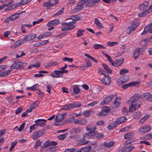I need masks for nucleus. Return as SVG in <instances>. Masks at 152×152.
<instances>
[{
	"label": "nucleus",
	"instance_id": "obj_1",
	"mask_svg": "<svg viewBox=\"0 0 152 152\" xmlns=\"http://www.w3.org/2000/svg\"><path fill=\"white\" fill-rule=\"evenodd\" d=\"M148 2L147 1H144L142 3L140 4L139 7V9L142 12L138 14L139 17H142L146 16L148 14Z\"/></svg>",
	"mask_w": 152,
	"mask_h": 152
},
{
	"label": "nucleus",
	"instance_id": "obj_2",
	"mask_svg": "<svg viewBox=\"0 0 152 152\" xmlns=\"http://www.w3.org/2000/svg\"><path fill=\"white\" fill-rule=\"evenodd\" d=\"M131 26H129L126 29V32L129 34H130L132 31H134L135 29L139 25V23H134L132 22L131 23Z\"/></svg>",
	"mask_w": 152,
	"mask_h": 152
},
{
	"label": "nucleus",
	"instance_id": "obj_3",
	"mask_svg": "<svg viewBox=\"0 0 152 152\" xmlns=\"http://www.w3.org/2000/svg\"><path fill=\"white\" fill-rule=\"evenodd\" d=\"M114 98V95H111L106 97L104 100L101 102L100 104L101 105H104L108 104Z\"/></svg>",
	"mask_w": 152,
	"mask_h": 152
},
{
	"label": "nucleus",
	"instance_id": "obj_4",
	"mask_svg": "<svg viewBox=\"0 0 152 152\" xmlns=\"http://www.w3.org/2000/svg\"><path fill=\"white\" fill-rule=\"evenodd\" d=\"M44 129H40L34 132L32 136L34 140H36L39 137L42 136L44 134Z\"/></svg>",
	"mask_w": 152,
	"mask_h": 152
},
{
	"label": "nucleus",
	"instance_id": "obj_5",
	"mask_svg": "<svg viewBox=\"0 0 152 152\" xmlns=\"http://www.w3.org/2000/svg\"><path fill=\"white\" fill-rule=\"evenodd\" d=\"M101 0H89L86 3V6L88 7H92Z\"/></svg>",
	"mask_w": 152,
	"mask_h": 152
},
{
	"label": "nucleus",
	"instance_id": "obj_6",
	"mask_svg": "<svg viewBox=\"0 0 152 152\" xmlns=\"http://www.w3.org/2000/svg\"><path fill=\"white\" fill-rule=\"evenodd\" d=\"M102 82L104 85H108L111 82V77L108 75H105L102 79Z\"/></svg>",
	"mask_w": 152,
	"mask_h": 152
},
{
	"label": "nucleus",
	"instance_id": "obj_7",
	"mask_svg": "<svg viewBox=\"0 0 152 152\" xmlns=\"http://www.w3.org/2000/svg\"><path fill=\"white\" fill-rule=\"evenodd\" d=\"M50 76L53 77L59 78L62 77L63 74H62L61 70H55L50 74Z\"/></svg>",
	"mask_w": 152,
	"mask_h": 152
},
{
	"label": "nucleus",
	"instance_id": "obj_8",
	"mask_svg": "<svg viewBox=\"0 0 152 152\" xmlns=\"http://www.w3.org/2000/svg\"><path fill=\"white\" fill-rule=\"evenodd\" d=\"M46 122V121L45 119H39L35 121V123L34 124V125H36L37 126H38L41 127L44 126L45 125V122Z\"/></svg>",
	"mask_w": 152,
	"mask_h": 152
},
{
	"label": "nucleus",
	"instance_id": "obj_9",
	"mask_svg": "<svg viewBox=\"0 0 152 152\" xmlns=\"http://www.w3.org/2000/svg\"><path fill=\"white\" fill-rule=\"evenodd\" d=\"M74 108L73 103L70 104H66L63 105L62 107L60 109V110H68L72 109Z\"/></svg>",
	"mask_w": 152,
	"mask_h": 152
},
{
	"label": "nucleus",
	"instance_id": "obj_10",
	"mask_svg": "<svg viewBox=\"0 0 152 152\" xmlns=\"http://www.w3.org/2000/svg\"><path fill=\"white\" fill-rule=\"evenodd\" d=\"M85 60L86 61V63L80 67L83 69L84 70H86L88 68L92 66L91 62L90 61L87 60L86 58L85 59Z\"/></svg>",
	"mask_w": 152,
	"mask_h": 152
},
{
	"label": "nucleus",
	"instance_id": "obj_11",
	"mask_svg": "<svg viewBox=\"0 0 152 152\" xmlns=\"http://www.w3.org/2000/svg\"><path fill=\"white\" fill-rule=\"evenodd\" d=\"M140 97V96L139 94H135L130 98L129 100L128 101V102H129V101H131V103H134L138 101Z\"/></svg>",
	"mask_w": 152,
	"mask_h": 152
},
{
	"label": "nucleus",
	"instance_id": "obj_12",
	"mask_svg": "<svg viewBox=\"0 0 152 152\" xmlns=\"http://www.w3.org/2000/svg\"><path fill=\"white\" fill-rule=\"evenodd\" d=\"M96 129V126L93 125L88 126L86 127V129L87 131L92 133H94L95 132V131Z\"/></svg>",
	"mask_w": 152,
	"mask_h": 152
},
{
	"label": "nucleus",
	"instance_id": "obj_13",
	"mask_svg": "<svg viewBox=\"0 0 152 152\" xmlns=\"http://www.w3.org/2000/svg\"><path fill=\"white\" fill-rule=\"evenodd\" d=\"M66 115L67 113H66L63 114H59L56 116L55 120L56 121H61L64 118V117L66 116Z\"/></svg>",
	"mask_w": 152,
	"mask_h": 152
},
{
	"label": "nucleus",
	"instance_id": "obj_14",
	"mask_svg": "<svg viewBox=\"0 0 152 152\" xmlns=\"http://www.w3.org/2000/svg\"><path fill=\"white\" fill-rule=\"evenodd\" d=\"M127 119L125 117L121 116L118 118L115 121L118 125H119L124 123L126 121Z\"/></svg>",
	"mask_w": 152,
	"mask_h": 152
},
{
	"label": "nucleus",
	"instance_id": "obj_15",
	"mask_svg": "<svg viewBox=\"0 0 152 152\" xmlns=\"http://www.w3.org/2000/svg\"><path fill=\"white\" fill-rule=\"evenodd\" d=\"M93 138L96 139H99L104 137L103 133H99L97 131H96L94 133H93Z\"/></svg>",
	"mask_w": 152,
	"mask_h": 152
},
{
	"label": "nucleus",
	"instance_id": "obj_16",
	"mask_svg": "<svg viewBox=\"0 0 152 152\" xmlns=\"http://www.w3.org/2000/svg\"><path fill=\"white\" fill-rule=\"evenodd\" d=\"M39 104V102L38 101H36L33 104H31L29 109L28 110L30 113L31 112L33 109L38 106Z\"/></svg>",
	"mask_w": 152,
	"mask_h": 152
},
{
	"label": "nucleus",
	"instance_id": "obj_17",
	"mask_svg": "<svg viewBox=\"0 0 152 152\" xmlns=\"http://www.w3.org/2000/svg\"><path fill=\"white\" fill-rule=\"evenodd\" d=\"M141 48L139 47L137 48L134 52L133 57L135 59H137L140 56Z\"/></svg>",
	"mask_w": 152,
	"mask_h": 152
},
{
	"label": "nucleus",
	"instance_id": "obj_18",
	"mask_svg": "<svg viewBox=\"0 0 152 152\" xmlns=\"http://www.w3.org/2000/svg\"><path fill=\"white\" fill-rule=\"evenodd\" d=\"M110 111V108L107 107L104 109H103L100 113V116H104L107 115V113Z\"/></svg>",
	"mask_w": 152,
	"mask_h": 152
},
{
	"label": "nucleus",
	"instance_id": "obj_19",
	"mask_svg": "<svg viewBox=\"0 0 152 152\" xmlns=\"http://www.w3.org/2000/svg\"><path fill=\"white\" fill-rule=\"evenodd\" d=\"M91 146L89 145L81 148L80 150V152H88L91 150Z\"/></svg>",
	"mask_w": 152,
	"mask_h": 152
},
{
	"label": "nucleus",
	"instance_id": "obj_20",
	"mask_svg": "<svg viewBox=\"0 0 152 152\" xmlns=\"http://www.w3.org/2000/svg\"><path fill=\"white\" fill-rule=\"evenodd\" d=\"M150 129L149 127L146 126L141 128L139 130L140 132L144 133L148 132L150 130Z\"/></svg>",
	"mask_w": 152,
	"mask_h": 152
},
{
	"label": "nucleus",
	"instance_id": "obj_21",
	"mask_svg": "<svg viewBox=\"0 0 152 152\" xmlns=\"http://www.w3.org/2000/svg\"><path fill=\"white\" fill-rule=\"evenodd\" d=\"M22 12H21L20 13H15L14 14H13L9 17V19H10V21H13L16 19L18 18L19 17V15L20 14L22 13Z\"/></svg>",
	"mask_w": 152,
	"mask_h": 152
},
{
	"label": "nucleus",
	"instance_id": "obj_22",
	"mask_svg": "<svg viewBox=\"0 0 152 152\" xmlns=\"http://www.w3.org/2000/svg\"><path fill=\"white\" fill-rule=\"evenodd\" d=\"M57 150V147L54 146H50L45 151V152H55Z\"/></svg>",
	"mask_w": 152,
	"mask_h": 152
},
{
	"label": "nucleus",
	"instance_id": "obj_23",
	"mask_svg": "<svg viewBox=\"0 0 152 152\" xmlns=\"http://www.w3.org/2000/svg\"><path fill=\"white\" fill-rule=\"evenodd\" d=\"M114 142L112 141H110L108 142H105L104 143V145L106 148H110L114 145Z\"/></svg>",
	"mask_w": 152,
	"mask_h": 152
},
{
	"label": "nucleus",
	"instance_id": "obj_24",
	"mask_svg": "<svg viewBox=\"0 0 152 152\" xmlns=\"http://www.w3.org/2000/svg\"><path fill=\"white\" fill-rule=\"evenodd\" d=\"M93 133H92L89 132L88 133H86L83 134V140H85L86 139L90 138H93Z\"/></svg>",
	"mask_w": 152,
	"mask_h": 152
},
{
	"label": "nucleus",
	"instance_id": "obj_25",
	"mask_svg": "<svg viewBox=\"0 0 152 152\" xmlns=\"http://www.w3.org/2000/svg\"><path fill=\"white\" fill-rule=\"evenodd\" d=\"M20 62H15L13 64L10 66V69L12 70V69H19Z\"/></svg>",
	"mask_w": 152,
	"mask_h": 152
},
{
	"label": "nucleus",
	"instance_id": "obj_26",
	"mask_svg": "<svg viewBox=\"0 0 152 152\" xmlns=\"http://www.w3.org/2000/svg\"><path fill=\"white\" fill-rule=\"evenodd\" d=\"M124 59L123 58H121L119 59H116L115 61L117 63V66H118L122 64L124 61Z\"/></svg>",
	"mask_w": 152,
	"mask_h": 152
},
{
	"label": "nucleus",
	"instance_id": "obj_27",
	"mask_svg": "<svg viewBox=\"0 0 152 152\" xmlns=\"http://www.w3.org/2000/svg\"><path fill=\"white\" fill-rule=\"evenodd\" d=\"M102 65L104 68L106 70V71L109 74H111L112 73V70L107 65L104 64H102Z\"/></svg>",
	"mask_w": 152,
	"mask_h": 152
},
{
	"label": "nucleus",
	"instance_id": "obj_28",
	"mask_svg": "<svg viewBox=\"0 0 152 152\" xmlns=\"http://www.w3.org/2000/svg\"><path fill=\"white\" fill-rule=\"evenodd\" d=\"M94 113V112L91 110H86L83 113V115L85 116L88 117L90 116V114Z\"/></svg>",
	"mask_w": 152,
	"mask_h": 152
},
{
	"label": "nucleus",
	"instance_id": "obj_29",
	"mask_svg": "<svg viewBox=\"0 0 152 152\" xmlns=\"http://www.w3.org/2000/svg\"><path fill=\"white\" fill-rule=\"evenodd\" d=\"M12 70L11 69L10 70L4 71L2 73H0V77H4L7 76L9 74Z\"/></svg>",
	"mask_w": 152,
	"mask_h": 152
},
{
	"label": "nucleus",
	"instance_id": "obj_30",
	"mask_svg": "<svg viewBox=\"0 0 152 152\" xmlns=\"http://www.w3.org/2000/svg\"><path fill=\"white\" fill-rule=\"evenodd\" d=\"M117 125H118L115 121L114 122L110 124L108 126V128L110 130L112 129L114 127H116Z\"/></svg>",
	"mask_w": 152,
	"mask_h": 152
},
{
	"label": "nucleus",
	"instance_id": "obj_31",
	"mask_svg": "<svg viewBox=\"0 0 152 152\" xmlns=\"http://www.w3.org/2000/svg\"><path fill=\"white\" fill-rule=\"evenodd\" d=\"M142 96L146 100H151V95L150 93H147L143 94Z\"/></svg>",
	"mask_w": 152,
	"mask_h": 152
},
{
	"label": "nucleus",
	"instance_id": "obj_32",
	"mask_svg": "<svg viewBox=\"0 0 152 152\" xmlns=\"http://www.w3.org/2000/svg\"><path fill=\"white\" fill-rule=\"evenodd\" d=\"M93 48L95 49H97L99 48L105 49L106 48L101 44H96L93 45Z\"/></svg>",
	"mask_w": 152,
	"mask_h": 152
},
{
	"label": "nucleus",
	"instance_id": "obj_33",
	"mask_svg": "<svg viewBox=\"0 0 152 152\" xmlns=\"http://www.w3.org/2000/svg\"><path fill=\"white\" fill-rule=\"evenodd\" d=\"M94 22L98 28H101L102 27V25L100 23L98 18H95L94 20Z\"/></svg>",
	"mask_w": 152,
	"mask_h": 152
},
{
	"label": "nucleus",
	"instance_id": "obj_34",
	"mask_svg": "<svg viewBox=\"0 0 152 152\" xmlns=\"http://www.w3.org/2000/svg\"><path fill=\"white\" fill-rule=\"evenodd\" d=\"M133 116L135 119H139L141 116V113L138 112H135L133 114Z\"/></svg>",
	"mask_w": 152,
	"mask_h": 152
},
{
	"label": "nucleus",
	"instance_id": "obj_35",
	"mask_svg": "<svg viewBox=\"0 0 152 152\" xmlns=\"http://www.w3.org/2000/svg\"><path fill=\"white\" fill-rule=\"evenodd\" d=\"M121 80L123 81V82L124 83H125L128 81L129 77V76L127 75L122 76L121 77Z\"/></svg>",
	"mask_w": 152,
	"mask_h": 152
},
{
	"label": "nucleus",
	"instance_id": "obj_36",
	"mask_svg": "<svg viewBox=\"0 0 152 152\" xmlns=\"http://www.w3.org/2000/svg\"><path fill=\"white\" fill-rule=\"evenodd\" d=\"M73 92L76 94H78L80 91V89L77 85H75L73 86Z\"/></svg>",
	"mask_w": 152,
	"mask_h": 152
},
{
	"label": "nucleus",
	"instance_id": "obj_37",
	"mask_svg": "<svg viewBox=\"0 0 152 152\" xmlns=\"http://www.w3.org/2000/svg\"><path fill=\"white\" fill-rule=\"evenodd\" d=\"M68 134L67 133H66L65 134H60L57 137L59 140H63L65 137H66Z\"/></svg>",
	"mask_w": 152,
	"mask_h": 152
},
{
	"label": "nucleus",
	"instance_id": "obj_38",
	"mask_svg": "<svg viewBox=\"0 0 152 152\" xmlns=\"http://www.w3.org/2000/svg\"><path fill=\"white\" fill-rule=\"evenodd\" d=\"M136 110V106H134L133 104H132L129 107V111L130 112H133Z\"/></svg>",
	"mask_w": 152,
	"mask_h": 152
},
{
	"label": "nucleus",
	"instance_id": "obj_39",
	"mask_svg": "<svg viewBox=\"0 0 152 152\" xmlns=\"http://www.w3.org/2000/svg\"><path fill=\"white\" fill-rule=\"evenodd\" d=\"M125 142V143L124 145V147H130L132 145V141L130 140H126Z\"/></svg>",
	"mask_w": 152,
	"mask_h": 152
},
{
	"label": "nucleus",
	"instance_id": "obj_40",
	"mask_svg": "<svg viewBox=\"0 0 152 152\" xmlns=\"http://www.w3.org/2000/svg\"><path fill=\"white\" fill-rule=\"evenodd\" d=\"M84 31L85 30L83 29H80L78 30L77 32V37H79L83 35V34L82 33V32H84Z\"/></svg>",
	"mask_w": 152,
	"mask_h": 152
},
{
	"label": "nucleus",
	"instance_id": "obj_41",
	"mask_svg": "<svg viewBox=\"0 0 152 152\" xmlns=\"http://www.w3.org/2000/svg\"><path fill=\"white\" fill-rule=\"evenodd\" d=\"M150 29V28L148 26V27L147 26H146L144 28L143 32L141 33V34L143 35L147 34Z\"/></svg>",
	"mask_w": 152,
	"mask_h": 152
},
{
	"label": "nucleus",
	"instance_id": "obj_42",
	"mask_svg": "<svg viewBox=\"0 0 152 152\" xmlns=\"http://www.w3.org/2000/svg\"><path fill=\"white\" fill-rule=\"evenodd\" d=\"M20 45V42L18 40L14 43L13 45L11 46V48L12 49H15Z\"/></svg>",
	"mask_w": 152,
	"mask_h": 152
},
{
	"label": "nucleus",
	"instance_id": "obj_43",
	"mask_svg": "<svg viewBox=\"0 0 152 152\" xmlns=\"http://www.w3.org/2000/svg\"><path fill=\"white\" fill-rule=\"evenodd\" d=\"M129 72V71L128 70L125 69H122L120 72V75H123Z\"/></svg>",
	"mask_w": 152,
	"mask_h": 152
},
{
	"label": "nucleus",
	"instance_id": "obj_44",
	"mask_svg": "<svg viewBox=\"0 0 152 152\" xmlns=\"http://www.w3.org/2000/svg\"><path fill=\"white\" fill-rule=\"evenodd\" d=\"M75 119V118L74 117H72L70 118H69L65 120V122L66 124H68L70 123H72L74 121Z\"/></svg>",
	"mask_w": 152,
	"mask_h": 152
},
{
	"label": "nucleus",
	"instance_id": "obj_45",
	"mask_svg": "<svg viewBox=\"0 0 152 152\" xmlns=\"http://www.w3.org/2000/svg\"><path fill=\"white\" fill-rule=\"evenodd\" d=\"M64 8H62L61 10L58 11L57 13L54 15V17H55L56 16H58V15H61L64 11Z\"/></svg>",
	"mask_w": 152,
	"mask_h": 152
},
{
	"label": "nucleus",
	"instance_id": "obj_46",
	"mask_svg": "<svg viewBox=\"0 0 152 152\" xmlns=\"http://www.w3.org/2000/svg\"><path fill=\"white\" fill-rule=\"evenodd\" d=\"M17 141L16 140L14 142H12L11 147L9 151H11L12 149H14L15 146L16 145L17 143Z\"/></svg>",
	"mask_w": 152,
	"mask_h": 152
},
{
	"label": "nucleus",
	"instance_id": "obj_47",
	"mask_svg": "<svg viewBox=\"0 0 152 152\" xmlns=\"http://www.w3.org/2000/svg\"><path fill=\"white\" fill-rule=\"evenodd\" d=\"M150 116V115H147L142 118L140 121L142 122H144L145 121H146Z\"/></svg>",
	"mask_w": 152,
	"mask_h": 152
},
{
	"label": "nucleus",
	"instance_id": "obj_48",
	"mask_svg": "<svg viewBox=\"0 0 152 152\" xmlns=\"http://www.w3.org/2000/svg\"><path fill=\"white\" fill-rule=\"evenodd\" d=\"M87 122V120L86 119H80V124L85 125Z\"/></svg>",
	"mask_w": 152,
	"mask_h": 152
},
{
	"label": "nucleus",
	"instance_id": "obj_49",
	"mask_svg": "<svg viewBox=\"0 0 152 152\" xmlns=\"http://www.w3.org/2000/svg\"><path fill=\"white\" fill-rule=\"evenodd\" d=\"M27 65V63L26 62H20L19 69H22L23 67H25Z\"/></svg>",
	"mask_w": 152,
	"mask_h": 152
},
{
	"label": "nucleus",
	"instance_id": "obj_50",
	"mask_svg": "<svg viewBox=\"0 0 152 152\" xmlns=\"http://www.w3.org/2000/svg\"><path fill=\"white\" fill-rule=\"evenodd\" d=\"M84 55L88 57L89 58L92 60L93 61H94L95 62L97 63H98V61L97 60L95 59L93 57H92L90 55H88L87 53H85L84 54Z\"/></svg>",
	"mask_w": 152,
	"mask_h": 152
},
{
	"label": "nucleus",
	"instance_id": "obj_51",
	"mask_svg": "<svg viewBox=\"0 0 152 152\" xmlns=\"http://www.w3.org/2000/svg\"><path fill=\"white\" fill-rule=\"evenodd\" d=\"M49 1L50 3V4L51 5V6H52L55 4L59 1L58 0H49Z\"/></svg>",
	"mask_w": 152,
	"mask_h": 152
},
{
	"label": "nucleus",
	"instance_id": "obj_52",
	"mask_svg": "<svg viewBox=\"0 0 152 152\" xmlns=\"http://www.w3.org/2000/svg\"><path fill=\"white\" fill-rule=\"evenodd\" d=\"M118 44V42H111L109 41L107 43V45L109 46H113L117 45Z\"/></svg>",
	"mask_w": 152,
	"mask_h": 152
},
{
	"label": "nucleus",
	"instance_id": "obj_53",
	"mask_svg": "<svg viewBox=\"0 0 152 152\" xmlns=\"http://www.w3.org/2000/svg\"><path fill=\"white\" fill-rule=\"evenodd\" d=\"M125 139H128L132 137V134L130 133H128L124 134Z\"/></svg>",
	"mask_w": 152,
	"mask_h": 152
},
{
	"label": "nucleus",
	"instance_id": "obj_54",
	"mask_svg": "<svg viewBox=\"0 0 152 152\" xmlns=\"http://www.w3.org/2000/svg\"><path fill=\"white\" fill-rule=\"evenodd\" d=\"M63 61H67L70 62H72L73 61V59L72 58H68L66 57H65L62 58Z\"/></svg>",
	"mask_w": 152,
	"mask_h": 152
},
{
	"label": "nucleus",
	"instance_id": "obj_55",
	"mask_svg": "<svg viewBox=\"0 0 152 152\" xmlns=\"http://www.w3.org/2000/svg\"><path fill=\"white\" fill-rule=\"evenodd\" d=\"M53 25L56 26L59 23L60 21L59 19H54L51 20Z\"/></svg>",
	"mask_w": 152,
	"mask_h": 152
},
{
	"label": "nucleus",
	"instance_id": "obj_56",
	"mask_svg": "<svg viewBox=\"0 0 152 152\" xmlns=\"http://www.w3.org/2000/svg\"><path fill=\"white\" fill-rule=\"evenodd\" d=\"M74 108L76 107H79L81 105V104L78 102L73 103Z\"/></svg>",
	"mask_w": 152,
	"mask_h": 152
},
{
	"label": "nucleus",
	"instance_id": "obj_57",
	"mask_svg": "<svg viewBox=\"0 0 152 152\" xmlns=\"http://www.w3.org/2000/svg\"><path fill=\"white\" fill-rule=\"evenodd\" d=\"M121 104L120 102H118L116 100V99H115L114 102V107H118Z\"/></svg>",
	"mask_w": 152,
	"mask_h": 152
},
{
	"label": "nucleus",
	"instance_id": "obj_58",
	"mask_svg": "<svg viewBox=\"0 0 152 152\" xmlns=\"http://www.w3.org/2000/svg\"><path fill=\"white\" fill-rule=\"evenodd\" d=\"M117 83V84L119 86L124 84L123 82V81L121 80V77L118 79Z\"/></svg>",
	"mask_w": 152,
	"mask_h": 152
},
{
	"label": "nucleus",
	"instance_id": "obj_59",
	"mask_svg": "<svg viewBox=\"0 0 152 152\" xmlns=\"http://www.w3.org/2000/svg\"><path fill=\"white\" fill-rule=\"evenodd\" d=\"M49 142V145L50 146V145H54L55 146L57 145H58V143L57 142H55L54 141H50L49 140V142Z\"/></svg>",
	"mask_w": 152,
	"mask_h": 152
},
{
	"label": "nucleus",
	"instance_id": "obj_60",
	"mask_svg": "<svg viewBox=\"0 0 152 152\" xmlns=\"http://www.w3.org/2000/svg\"><path fill=\"white\" fill-rule=\"evenodd\" d=\"M152 138V134H148L145 136V140H148L151 139Z\"/></svg>",
	"mask_w": 152,
	"mask_h": 152
},
{
	"label": "nucleus",
	"instance_id": "obj_61",
	"mask_svg": "<svg viewBox=\"0 0 152 152\" xmlns=\"http://www.w3.org/2000/svg\"><path fill=\"white\" fill-rule=\"evenodd\" d=\"M122 113L124 115H127L128 114L127 109L126 107L123 108L122 110Z\"/></svg>",
	"mask_w": 152,
	"mask_h": 152
},
{
	"label": "nucleus",
	"instance_id": "obj_62",
	"mask_svg": "<svg viewBox=\"0 0 152 152\" xmlns=\"http://www.w3.org/2000/svg\"><path fill=\"white\" fill-rule=\"evenodd\" d=\"M83 6H80L79 7H77L75 8L74 10V11L75 12H78L80 11L81 10L83 9Z\"/></svg>",
	"mask_w": 152,
	"mask_h": 152
},
{
	"label": "nucleus",
	"instance_id": "obj_63",
	"mask_svg": "<svg viewBox=\"0 0 152 152\" xmlns=\"http://www.w3.org/2000/svg\"><path fill=\"white\" fill-rule=\"evenodd\" d=\"M130 86H131L130 83L127 84L123 85L121 87L123 89H125Z\"/></svg>",
	"mask_w": 152,
	"mask_h": 152
},
{
	"label": "nucleus",
	"instance_id": "obj_64",
	"mask_svg": "<svg viewBox=\"0 0 152 152\" xmlns=\"http://www.w3.org/2000/svg\"><path fill=\"white\" fill-rule=\"evenodd\" d=\"M23 110V108L21 107H18L15 111L16 114H19Z\"/></svg>",
	"mask_w": 152,
	"mask_h": 152
}]
</instances>
